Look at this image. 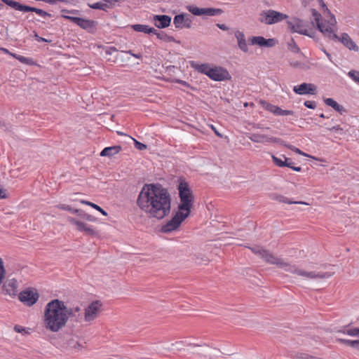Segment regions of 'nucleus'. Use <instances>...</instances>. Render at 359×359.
<instances>
[{"mask_svg": "<svg viewBox=\"0 0 359 359\" xmlns=\"http://www.w3.org/2000/svg\"><path fill=\"white\" fill-rule=\"evenodd\" d=\"M117 51L118 50L115 47H107L104 49L106 55H111L112 53Z\"/></svg>", "mask_w": 359, "mask_h": 359, "instance_id": "49530a36", "label": "nucleus"}, {"mask_svg": "<svg viewBox=\"0 0 359 359\" xmlns=\"http://www.w3.org/2000/svg\"><path fill=\"white\" fill-rule=\"evenodd\" d=\"M154 25L158 28H166L170 26L171 18L166 15H155L154 16Z\"/></svg>", "mask_w": 359, "mask_h": 359, "instance_id": "a211bd4d", "label": "nucleus"}, {"mask_svg": "<svg viewBox=\"0 0 359 359\" xmlns=\"http://www.w3.org/2000/svg\"><path fill=\"white\" fill-rule=\"evenodd\" d=\"M121 151V146H113L104 148L101 152V156L111 157L118 154Z\"/></svg>", "mask_w": 359, "mask_h": 359, "instance_id": "412c9836", "label": "nucleus"}, {"mask_svg": "<svg viewBox=\"0 0 359 359\" xmlns=\"http://www.w3.org/2000/svg\"><path fill=\"white\" fill-rule=\"evenodd\" d=\"M249 248L254 254L259 255L264 259V261L268 264H276L278 266L279 264H283L281 258L275 256L267 250H265L259 246H255Z\"/></svg>", "mask_w": 359, "mask_h": 359, "instance_id": "0eeeda50", "label": "nucleus"}, {"mask_svg": "<svg viewBox=\"0 0 359 359\" xmlns=\"http://www.w3.org/2000/svg\"><path fill=\"white\" fill-rule=\"evenodd\" d=\"M6 291L7 294H15L17 288V281L15 279L11 280L6 285Z\"/></svg>", "mask_w": 359, "mask_h": 359, "instance_id": "c756f323", "label": "nucleus"}, {"mask_svg": "<svg viewBox=\"0 0 359 359\" xmlns=\"http://www.w3.org/2000/svg\"><path fill=\"white\" fill-rule=\"evenodd\" d=\"M104 311V306L101 300H91V320L98 318Z\"/></svg>", "mask_w": 359, "mask_h": 359, "instance_id": "f3484780", "label": "nucleus"}, {"mask_svg": "<svg viewBox=\"0 0 359 359\" xmlns=\"http://www.w3.org/2000/svg\"><path fill=\"white\" fill-rule=\"evenodd\" d=\"M3 8V4H0V10Z\"/></svg>", "mask_w": 359, "mask_h": 359, "instance_id": "338daca9", "label": "nucleus"}, {"mask_svg": "<svg viewBox=\"0 0 359 359\" xmlns=\"http://www.w3.org/2000/svg\"><path fill=\"white\" fill-rule=\"evenodd\" d=\"M330 130L338 131V130H342V128L340 127V126L337 125V126H333Z\"/></svg>", "mask_w": 359, "mask_h": 359, "instance_id": "6e6d98bb", "label": "nucleus"}, {"mask_svg": "<svg viewBox=\"0 0 359 359\" xmlns=\"http://www.w3.org/2000/svg\"><path fill=\"white\" fill-rule=\"evenodd\" d=\"M287 45H288L289 49L291 51L294 52V53H298L299 51V48L297 46V45L296 44V43H295V41H294L293 39H292L290 40V41L288 42Z\"/></svg>", "mask_w": 359, "mask_h": 359, "instance_id": "e433bc0d", "label": "nucleus"}, {"mask_svg": "<svg viewBox=\"0 0 359 359\" xmlns=\"http://www.w3.org/2000/svg\"><path fill=\"white\" fill-rule=\"evenodd\" d=\"M154 34L156 35L158 39L165 42L175 41V38L173 36L168 35L164 32H158L157 30L156 29V33Z\"/></svg>", "mask_w": 359, "mask_h": 359, "instance_id": "2f4dec72", "label": "nucleus"}, {"mask_svg": "<svg viewBox=\"0 0 359 359\" xmlns=\"http://www.w3.org/2000/svg\"><path fill=\"white\" fill-rule=\"evenodd\" d=\"M338 332H341L344 334H347L351 337H356L359 336V327H351L348 328L346 327H344L343 330H340L338 331Z\"/></svg>", "mask_w": 359, "mask_h": 359, "instance_id": "cd10ccee", "label": "nucleus"}, {"mask_svg": "<svg viewBox=\"0 0 359 359\" xmlns=\"http://www.w3.org/2000/svg\"><path fill=\"white\" fill-rule=\"evenodd\" d=\"M235 36L238 41V46L239 48L245 53L248 52V47L244 33L237 31L235 32Z\"/></svg>", "mask_w": 359, "mask_h": 359, "instance_id": "aec40b11", "label": "nucleus"}, {"mask_svg": "<svg viewBox=\"0 0 359 359\" xmlns=\"http://www.w3.org/2000/svg\"><path fill=\"white\" fill-rule=\"evenodd\" d=\"M208 76L210 79L216 81H226L231 79V76L226 69L217 66L211 67L209 74H208Z\"/></svg>", "mask_w": 359, "mask_h": 359, "instance_id": "f8f14e48", "label": "nucleus"}, {"mask_svg": "<svg viewBox=\"0 0 359 359\" xmlns=\"http://www.w3.org/2000/svg\"><path fill=\"white\" fill-rule=\"evenodd\" d=\"M14 330L16 332L22 334L23 335H27V334H30V328L24 327L18 325H16L14 327Z\"/></svg>", "mask_w": 359, "mask_h": 359, "instance_id": "f704fd0d", "label": "nucleus"}, {"mask_svg": "<svg viewBox=\"0 0 359 359\" xmlns=\"http://www.w3.org/2000/svg\"><path fill=\"white\" fill-rule=\"evenodd\" d=\"M90 317V306L86 308L85 318L86 320Z\"/></svg>", "mask_w": 359, "mask_h": 359, "instance_id": "864d4df0", "label": "nucleus"}, {"mask_svg": "<svg viewBox=\"0 0 359 359\" xmlns=\"http://www.w3.org/2000/svg\"><path fill=\"white\" fill-rule=\"evenodd\" d=\"M324 102L327 105L332 107L334 110H336L337 111H338L341 114H342L345 111V109H344V107L340 105V104H339L332 98H325V99H324Z\"/></svg>", "mask_w": 359, "mask_h": 359, "instance_id": "393cba45", "label": "nucleus"}, {"mask_svg": "<svg viewBox=\"0 0 359 359\" xmlns=\"http://www.w3.org/2000/svg\"><path fill=\"white\" fill-rule=\"evenodd\" d=\"M279 144L283 145V147H287V149L292 150V151H294V149H295L294 146H293L292 144H287L285 141H283V143H279Z\"/></svg>", "mask_w": 359, "mask_h": 359, "instance_id": "8fccbe9b", "label": "nucleus"}, {"mask_svg": "<svg viewBox=\"0 0 359 359\" xmlns=\"http://www.w3.org/2000/svg\"><path fill=\"white\" fill-rule=\"evenodd\" d=\"M132 56L137 58V59H140L142 57V55L140 54H132Z\"/></svg>", "mask_w": 359, "mask_h": 359, "instance_id": "4d7b16f0", "label": "nucleus"}, {"mask_svg": "<svg viewBox=\"0 0 359 359\" xmlns=\"http://www.w3.org/2000/svg\"><path fill=\"white\" fill-rule=\"evenodd\" d=\"M173 24L176 29H190L193 24V18L187 13L176 15L173 19Z\"/></svg>", "mask_w": 359, "mask_h": 359, "instance_id": "9d476101", "label": "nucleus"}, {"mask_svg": "<svg viewBox=\"0 0 359 359\" xmlns=\"http://www.w3.org/2000/svg\"><path fill=\"white\" fill-rule=\"evenodd\" d=\"M287 25L292 32H297L300 34L313 37L310 32L309 25L302 20L294 18L287 22Z\"/></svg>", "mask_w": 359, "mask_h": 359, "instance_id": "6e6552de", "label": "nucleus"}, {"mask_svg": "<svg viewBox=\"0 0 359 359\" xmlns=\"http://www.w3.org/2000/svg\"><path fill=\"white\" fill-rule=\"evenodd\" d=\"M248 138L253 142L264 144L270 143H283V140L280 138L259 133H250L248 135Z\"/></svg>", "mask_w": 359, "mask_h": 359, "instance_id": "1a4fd4ad", "label": "nucleus"}, {"mask_svg": "<svg viewBox=\"0 0 359 359\" xmlns=\"http://www.w3.org/2000/svg\"><path fill=\"white\" fill-rule=\"evenodd\" d=\"M289 164L290 165L287 166V167L291 168L292 170H293L294 171H297V172H300L302 170V168L301 167H299V166H294L293 165L294 163H292L291 161H290Z\"/></svg>", "mask_w": 359, "mask_h": 359, "instance_id": "09e8293b", "label": "nucleus"}, {"mask_svg": "<svg viewBox=\"0 0 359 359\" xmlns=\"http://www.w3.org/2000/svg\"><path fill=\"white\" fill-rule=\"evenodd\" d=\"M283 158H284V160H283L280 158H278L275 155H271V158H272L273 163L276 166H278L279 168L290 166V165L289 164V163L290 161V159L285 157L284 155L283 156Z\"/></svg>", "mask_w": 359, "mask_h": 359, "instance_id": "b1692460", "label": "nucleus"}, {"mask_svg": "<svg viewBox=\"0 0 359 359\" xmlns=\"http://www.w3.org/2000/svg\"><path fill=\"white\" fill-rule=\"evenodd\" d=\"M357 344L355 345V348L359 351V340H356Z\"/></svg>", "mask_w": 359, "mask_h": 359, "instance_id": "bf43d9fd", "label": "nucleus"}, {"mask_svg": "<svg viewBox=\"0 0 359 359\" xmlns=\"http://www.w3.org/2000/svg\"><path fill=\"white\" fill-rule=\"evenodd\" d=\"M317 86L311 83H302L293 87V91L299 95H314L317 93Z\"/></svg>", "mask_w": 359, "mask_h": 359, "instance_id": "ddd939ff", "label": "nucleus"}, {"mask_svg": "<svg viewBox=\"0 0 359 359\" xmlns=\"http://www.w3.org/2000/svg\"><path fill=\"white\" fill-rule=\"evenodd\" d=\"M132 28L134 31L138 32H143L145 34H153L156 33V29L154 27H150L148 25H132Z\"/></svg>", "mask_w": 359, "mask_h": 359, "instance_id": "4be33fe9", "label": "nucleus"}, {"mask_svg": "<svg viewBox=\"0 0 359 359\" xmlns=\"http://www.w3.org/2000/svg\"><path fill=\"white\" fill-rule=\"evenodd\" d=\"M187 9L194 15H202L203 8H200L194 5H189L187 6Z\"/></svg>", "mask_w": 359, "mask_h": 359, "instance_id": "72a5a7b5", "label": "nucleus"}, {"mask_svg": "<svg viewBox=\"0 0 359 359\" xmlns=\"http://www.w3.org/2000/svg\"><path fill=\"white\" fill-rule=\"evenodd\" d=\"M91 208L100 211L103 215H104V216L107 215V212L102 208H101L100 206H98L97 205L91 203Z\"/></svg>", "mask_w": 359, "mask_h": 359, "instance_id": "de8ad7c7", "label": "nucleus"}, {"mask_svg": "<svg viewBox=\"0 0 359 359\" xmlns=\"http://www.w3.org/2000/svg\"><path fill=\"white\" fill-rule=\"evenodd\" d=\"M134 141H135V146L137 149H138L140 150H144V149H147L146 144L141 143L135 140H134Z\"/></svg>", "mask_w": 359, "mask_h": 359, "instance_id": "a18cd8bd", "label": "nucleus"}, {"mask_svg": "<svg viewBox=\"0 0 359 359\" xmlns=\"http://www.w3.org/2000/svg\"><path fill=\"white\" fill-rule=\"evenodd\" d=\"M338 341H339L341 344H346L351 347H353L355 348V345L357 344L356 340H350V339H338Z\"/></svg>", "mask_w": 359, "mask_h": 359, "instance_id": "4c0bfd02", "label": "nucleus"}, {"mask_svg": "<svg viewBox=\"0 0 359 359\" xmlns=\"http://www.w3.org/2000/svg\"><path fill=\"white\" fill-rule=\"evenodd\" d=\"M126 0H100L91 4V9H99L103 11H108L116 6H119Z\"/></svg>", "mask_w": 359, "mask_h": 359, "instance_id": "4468645a", "label": "nucleus"}, {"mask_svg": "<svg viewBox=\"0 0 359 359\" xmlns=\"http://www.w3.org/2000/svg\"><path fill=\"white\" fill-rule=\"evenodd\" d=\"M126 53H128V54H130V55H132V54H134L133 53H132V51H131V50H128V51H127Z\"/></svg>", "mask_w": 359, "mask_h": 359, "instance_id": "0e129e2a", "label": "nucleus"}, {"mask_svg": "<svg viewBox=\"0 0 359 359\" xmlns=\"http://www.w3.org/2000/svg\"><path fill=\"white\" fill-rule=\"evenodd\" d=\"M189 346H192V347H195V346H197L198 345L195 344H188Z\"/></svg>", "mask_w": 359, "mask_h": 359, "instance_id": "680f3d73", "label": "nucleus"}, {"mask_svg": "<svg viewBox=\"0 0 359 359\" xmlns=\"http://www.w3.org/2000/svg\"><path fill=\"white\" fill-rule=\"evenodd\" d=\"M210 128H212V130L215 132V135L218 137H222V135L217 130V129L215 128V127L213 126V125H211L210 126Z\"/></svg>", "mask_w": 359, "mask_h": 359, "instance_id": "5fc2aeb1", "label": "nucleus"}, {"mask_svg": "<svg viewBox=\"0 0 359 359\" xmlns=\"http://www.w3.org/2000/svg\"><path fill=\"white\" fill-rule=\"evenodd\" d=\"M93 23H94V22H93V21H91V22H90V24H91V27H93Z\"/></svg>", "mask_w": 359, "mask_h": 359, "instance_id": "774afa93", "label": "nucleus"}, {"mask_svg": "<svg viewBox=\"0 0 359 359\" xmlns=\"http://www.w3.org/2000/svg\"><path fill=\"white\" fill-rule=\"evenodd\" d=\"M217 27L224 31H226L229 29L228 27L224 24H217Z\"/></svg>", "mask_w": 359, "mask_h": 359, "instance_id": "3c124183", "label": "nucleus"}, {"mask_svg": "<svg viewBox=\"0 0 359 359\" xmlns=\"http://www.w3.org/2000/svg\"><path fill=\"white\" fill-rule=\"evenodd\" d=\"M57 208H58L60 209H62V210H67V211H69V212H79L78 210L74 209L71 206H69V205H66V204H60V205H58L57 206Z\"/></svg>", "mask_w": 359, "mask_h": 359, "instance_id": "a19ab883", "label": "nucleus"}, {"mask_svg": "<svg viewBox=\"0 0 359 359\" xmlns=\"http://www.w3.org/2000/svg\"><path fill=\"white\" fill-rule=\"evenodd\" d=\"M320 117H321V118H325V116L324 114H321L320 115Z\"/></svg>", "mask_w": 359, "mask_h": 359, "instance_id": "69168bd1", "label": "nucleus"}, {"mask_svg": "<svg viewBox=\"0 0 359 359\" xmlns=\"http://www.w3.org/2000/svg\"><path fill=\"white\" fill-rule=\"evenodd\" d=\"M177 190L180 203L172 217L161 227V231L163 233L177 230L182 223L189 217L194 205V195L188 182L182 180H180Z\"/></svg>", "mask_w": 359, "mask_h": 359, "instance_id": "f03ea898", "label": "nucleus"}, {"mask_svg": "<svg viewBox=\"0 0 359 359\" xmlns=\"http://www.w3.org/2000/svg\"><path fill=\"white\" fill-rule=\"evenodd\" d=\"M287 18L288 16L286 14L270 9L263 11L259 13V21L266 25H273L280 22Z\"/></svg>", "mask_w": 359, "mask_h": 359, "instance_id": "423d86ee", "label": "nucleus"}, {"mask_svg": "<svg viewBox=\"0 0 359 359\" xmlns=\"http://www.w3.org/2000/svg\"><path fill=\"white\" fill-rule=\"evenodd\" d=\"M260 103L264 109L273 113L275 115L290 116L294 114V111L292 110H283L279 107L270 104L266 101L262 100L260 102Z\"/></svg>", "mask_w": 359, "mask_h": 359, "instance_id": "2eb2a0df", "label": "nucleus"}, {"mask_svg": "<svg viewBox=\"0 0 359 359\" xmlns=\"http://www.w3.org/2000/svg\"><path fill=\"white\" fill-rule=\"evenodd\" d=\"M39 297V294L35 290L27 289L19 294L18 298L23 304L30 306L37 302Z\"/></svg>", "mask_w": 359, "mask_h": 359, "instance_id": "9b49d317", "label": "nucleus"}, {"mask_svg": "<svg viewBox=\"0 0 359 359\" xmlns=\"http://www.w3.org/2000/svg\"><path fill=\"white\" fill-rule=\"evenodd\" d=\"M36 36L37 37V41H46V40L42 37H39L37 35H36Z\"/></svg>", "mask_w": 359, "mask_h": 359, "instance_id": "13d9d810", "label": "nucleus"}, {"mask_svg": "<svg viewBox=\"0 0 359 359\" xmlns=\"http://www.w3.org/2000/svg\"><path fill=\"white\" fill-rule=\"evenodd\" d=\"M71 311L65 302L59 299L49 302L44 311L43 323L46 330L53 332H58L67 323Z\"/></svg>", "mask_w": 359, "mask_h": 359, "instance_id": "7ed1b4c3", "label": "nucleus"}, {"mask_svg": "<svg viewBox=\"0 0 359 359\" xmlns=\"http://www.w3.org/2000/svg\"><path fill=\"white\" fill-rule=\"evenodd\" d=\"M175 82L181 84V85H182L183 86H184L186 88H190L191 90H195V88L191 86L190 84L189 83H187V81H185L180 80V79H175Z\"/></svg>", "mask_w": 359, "mask_h": 359, "instance_id": "c03bdc74", "label": "nucleus"}, {"mask_svg": "<svg viewBox=\"0 0 359 359\" xmlns=\"http://www.w3.org/2000/svg\"><path fill=\"white\" fill-rule=\"evenodd\" d=\"M6 275V271L4 266V262L0 258V285H1Z\"/></svg>", "mask_w": 359, "mask_h": 359, "instance_id": "ea45409f", "label": "nucleus"}, {"mask_svg": "<svg viewBox=\"0 0 359 359\" xmlns=\"http://www.w3.org/2000/svg\"><path fill=\"white\" fill-rule=\"evenodd\" d=\"M348 76L355 83H359V72L356 70H351L348 73Z\"/></svg>", "mask_w": 359, "mask_h": 359, "instance_id": "c9c22d12", "label": "nucleus"}, {"mask_svg": "<svg viewBox=\"0 0 359 359\" xmlns=\"http://www.w3.org/2000/svg\"><path fill=\"white\" fill-rule=\"evenodd\" d=\"M69 221L76 226V229L81 231H90V229L83 222L78 221L74 218L69 219Z\"/></svg>", "mask_w": 359, "mask_h": 359, "instance_id": "7c9ffc66", "label": "nucleus"}, {"mask_svg": "<svg viewBox=\"0 0 359 359\" xmlns=\"http://www.w3.org/2000/svg\"><path fill=\"white\" fill-rule=\"evenodd\" d=\"M311 11L314 18V20L317 24L318 29L325 36H327L330 39L338 40L351 50L358 51V46L351 39L348 34L343 33L341 34V36H338L334 33V27L337 21L334 16L331 15L329 11L327 19L323 20H320V15L315 9H312Z\"/></svg>", "mask_w": 359, "mask_h": 359, "instance_id": "20e7f679", "label": "nucleus"}, {"mask_svg": "<svg viewBox=\"0 0 359 359\" xmlns=\"http://www.w3.org/2000/svg\"><path fill=\"white\" fill-rule=\"evenodd\" d=\"M6 198V190L4 189H0V198Z\"/></svg>", "mask_w": 359, "mask_h": 359, "instance_id": "603ef678", "label": "nucleus"}, {"mask_svg": "<svg viewBox=\"0 0 359 359\" xmlns=\"http://www.w3.org/2000/svg\"><path fill=\"white\" fill-rule=\"evenodd\" d=\"M14 58L17 59L20 62H21L23 64L26 65H32L33 63V61L31 58L24 57L20 55H18L15 53H11V54Z\"/></svg>", "mask_w": 359, "mask_h": 359, "instance_id": "473e14b6", "label": "nucleus"}, {"mask_svg": "<svg viewBox=\"0 0 359 359\" xmlns=\"http://www.w3.org/2000/svg\"><path fill=\"white\" fill-rule=\"evenodd\" d=\"M283 264H279L278 267L283 269L285 271L287 272H290L292 273L296 274L297 276H301L307 278L314 279V278H327L332 276L331 273L325 272V273H316L315 271L307 272L302 269H297L295 266L291 265L288 263L285 262L282 259Z\"/></svg>", "mask_w": 359, "mask_h": 359, "instance_id": "39448f33", "label": "nucleus"}, {"mask_svg": "<svg viewBox=\"0 0 359 359\" xmlns=\"http://www.w3.org/2000/svg\"><path fill=\"white\" fill-rule=\"evenodd\" d=\"M319 3L321 4L323 7H325V4H324L323 0H318Z\"/></svg>", "mask_w": 359, "mask_h": 359, "instance_id": "052dcab7", "label": "nucleus"}, {"mask_svg": "<svg viewBox=\"0 0 359 359\" xmlns=\"http://www.w3.org/2000/svg\"><path fill=\"white\" fill-rule=\"evenodd\" d=\"M294 152H295L296 154H298L299 155L304 156H307V157L315 159L316 161H321V162H324L325 161V160H323V159L317 158L309 156L308 154H306V153L303 152L302 151H301L299 149H298L297 147H295V149H294Z\"/></svg>", "mask_w": 359, "mask_h": 359, "instance_id": "79ce46f5", "label": "nucleus"}, {"mask_svg": "<svg viewBox=\"0 0 359 359\" xmlns=\"http://www.w3.org/2000/svg\"><path fill=\"white\" fill-rule=\"evenodd\" d=\"M276 200L280 203H287V204H304V205H308L307 203L306 202H303V201H292L290 198L286 197V196H281V195H278V196H276Z\"/></svg>", "mask_w": 359, "mask_h": 359, "instance_id": "bb28decb", "label": "nucleus"}, {"mask_svg": "<svg viewBox=\"0 0 359 359\" xmlns=\"http://www.w3.org/2000/svg\"><path fill=\"white\" fill-rule=\"evenodd\" d=\"M191 67L196 71H197L199 73L203 74L206 76H208V74H209L210 69L212 66H210L208 63H198L195 61H191L190 62Z\"/></svg>", "mask_w": 359, "mask_h": 359, "instance_id": "6ab92c4d", "label": "nucleus"}, {"mask_svg": "<svg viewBox=\"0 0 359 359\" xmlns=\"http://www.w3.org/2000/svg\"><path fill=\"white\" fill-rule=\"evenodd\" d=\"M27 12H34L38 15L41 16V18H43L44 19L52 17V15L50 13H49L45 11L40 9V8H35V7H32L29 6H28V7H27Z\"/></svg>", "mask_w": 359, "mask_h": 359, "instance_id": "a878e982", "label": "nucleus"}, {"mask_svg": "<svg viewBox=\"0 0 359 359\" xmlns=\"http://www.w3.org/2000/svg\"><path fill=\"white\" fill-rule=\"evenodd\" d=\"M252 45H258L264 47H273L276 44V40L274 39H265L263 36H253L250 39Z\"/></svg>", "mask_w": 359, "mask_h": 359, "instance_id": "dca6fc26", "label": "nucleus"}, {"mask_svg": "<svg viewBox=\"0 0 359 359\" xmlns=\"http://www.w3.org/2000/svg\"><path fill=\"white\" fill-rule=\"evenodd\" d=\"M202 15L215 16L222 13V10L219 8H203Z\"/></svg>", "mask_w": 359, "mask_h": 359, "instance_id": "c85d7f7f", "label": "nucleus"}, {"mask_svg": "<svg viewBox=\"0 0 359 359\" xmlns=\"http://www.w3.org/2000/svg\"><path fill=\"white\" fill-rule=\"evenodd\" d=\"M2 2L5 3L6 5L11 6L16 11H20L22 12H27V9L28 6L21 4L20 3L13 1V0H1Z\"/></svg>", "mask_w": 359, "mask_h": 359, "instance_id": "5701e85b", "label": "nucleus"}, {"mask_svg": "<svg viewBox=\"0 0 359 359\" xmlns=\"http://www.w3.org/2000/svg\"><path fill=\"white\" fill-rule=\"evenodd\" d=\"M304 105L311 109H315L317 107L316 102L315 101L306 100L304 102Z\"/></svg>", "mask_w": 359, "mask_h": 359, "instance_id": "37998d69", "label": "nucleus"}, {"mask_svg": "<svg viewBox=\"0 0 359 359\" xmlns=\"http://www.w3.org/2000/svg\"><path fill=\"white\" fill-rule=\"evenodd\" d=\"M67 18L72 19L75 22H76L79 26L86 27V26L88 24V21L84 20L79 18H70L67 17Z\"/></svg>", "mask_w": 359, "mask_h": 359, "instance_id": "58836bf2", "label": "nucleus"}, {"mask_svg": "<svg viewBox=\"0 0 359 359\" xmlns=\"http://www.w3.org/2000/svg\"><path fill=\"white\" fill-rule=\"evenodd\" d=\"M171 195L159 184H145L137 200L140 209L149 217L161 219L171 210Z\"/></svg>", "mask_w": 359, "mask_h": 359, "instance_id": "f257e3e1", "label": "nucleus"}, {"mask_svg": "<svg viewBox=\"0 0 359 359\" xmlns=\"http://www.w3.org/2000/svg\"><path fill=\"white\" fill-rule=\"evenodd\" d=\"M82 203H84L90 205V202L89 201H82Z\"/></svg>", "mask_w": 359, "mask_h": 359, "instance_id": "e2e57ef3", "label": "nucleus"}]
</instances>
